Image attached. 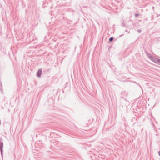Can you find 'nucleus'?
<instances>
[{
    "mask_svg": "<svg viewBox=\"0 0 160 160\" xmlns=\"http://www.w3.org/2000/svg\"><path fill=\"white\" fill-rule=\"evenodd\" d=\"M42 71L41 70H38V72H37V75L38 77H40L41 74H42Z\"/></svg>",
    "mask_w": 160,
    "mask_h": 160,
    "instance_id": "nucleus-1",
    "label": "nucleus"
},
{
    "mask_svg": "<svg viewBox=\"0 0 160 160\" xmlns=\"http://www.w3.org/2000/svg\"><path fill=\"white\" fill-rule=\"evenodd\" d=\"M160 61V60L157 59H156L154 60V62L156 63H158Z\"/></svg>",
    "mask_w": 160,
    "mask_h": 160,
    "instance_id": "nucleus-2",
    "label": "nucleus"
},
{
    "mask_svg": "<svg viewBox=\"0 0 160 160\" xmlns=\"http://www.w3.org/2000/svg\"><path fill=\"white\" fill-rule=\"evenodd\" d=\"M113 39V38H111V41H112Z\"/></svg>",
    "mask_w": 160,
    "mask_h": 160,
    "instance_id": "nucleus-3",
    "label": "nucleus"
},
{
    "mask_svg": "<svg viewBox=\"0 0 160 160\" xmlns=\"http://www.w3.org/2000/svg\"><path fill=\"white\" fill-rule=\"evenodd\" d=\"M159 154L160 156V151L159 152Z\"/></svg>",
    "mask_w": 160,
    "mask_h": 160,
    "instance_id": "nucleus-4",
    "label": "nucleus"
}]
</instances>
